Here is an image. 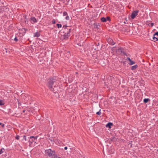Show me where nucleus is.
Wrapping results in <instances>:
<instances>
[{"label":"nucleus","instance_id":"72a5a7b5","mask_svg":"<svg viewBox=\"0 0 158 158\" xmlns=\"http://www.w3.org/2000/svg\"><path fill=\"white\" fill-rule=\"evenodd\" d=\"M66 1L67 3V4H68V3L69 2V1H70V0H65V1Z\"/></svg>","mask_w":158,"mask_h":158},{"label":"nucleus","instance_id":"bb28decb","mask_svg":"<svg viewBox=\"0 0 158 158\" xmlns=\"http://www.w3.org/2000/svg\"><path fill=\"white\" fill-rule=\"evenodd\" d=\"M19 137H20L19 135H16L15 137V138L17 140H19Z\"/></svg>","mask_w":158,"mask_h":158},{"label":"nucleus","instance_id":"4468645a","mask_svg":"<svg viewBox=\"0 0 158 158\" xmlns=\"http://www.w3.org/2000/svg\"><path fill=\"white\" fill-rule=\"evenodd\" d=\"M138 67V65L136 64L135 65L131 67V69L132 70H134L135 69Z\"/></svg>","mask_w":158,"mask_h":158},{"label":"nucleus","instance_id":"79ce46f5","mask_svg":"<svg viewBox=\"0 0 158 158\" xmlns=\"http://www.w3.org/2000/svg\"><path fill=\"white\" fill-rule=\"evenodd\" d=\"M61 2H64L65 0H59Z\"/></svg>","mask_w":158,"mask_h":158},{"label":"nucleus","instance_id":"37998d69","mask_svg":"<svg viewBox=\"0 0 158 158\" xmlns=\"http://www.w3.org/2000/svg\"><path fill=\"white\" fill-rule=\"evenodd\" d=\"M3 10H4L5 8H6V9H7L6 8V7H4V6H3Z\"/></svg>","mask_w":158,"mask_h":158},{"label":"nucleus","instance_id":"473e14b6","mask_svg":"<svg viewBox=\"0 0 158 158\" xmlns=\"http://www.w3.org/2000/svg\"><path fill=\"white\" fill-rule=\"evenodd\" d=\"M14 40L16 42H17L18 40V39L16 37L14 39Z\"/></svg>","mask_w":158,"mask_h":158},{"label":"nucleus","instance_id":"1a4fd4ad","mask_svg":"<svg viewBox=\"0 0 158 158\" xmlns=\"http://www.w3.org/2000/svg\"><path fill=\"white\" fill-rule=\"evenodd\" d=\"M68 33H64V34L63 35L64 39L65 40H67L68 38V37L70 36V34H69Z\"/></svg>","mask_w":158,"mask_h":158},{"label":"nucleus","instance_id":"4be33fe9","mask_svg":"<svg viewBox=\"0 0 158 158\" xmlns=\"http://www.w3.org/2000/svg\"><path fill=\"white\" fill-rule=\"evenodd\" d=\"M106 21H110L111 20L110 18L109 17L107 16V17H106Z\"/></svg>","mask_w":158,"mask_h":158},{"label":"nucleus","instance_id":"2eb2a0df","mask_svg":"<svg viewBox=\"0 0 158 158\" xmlns=\"http://www.w3.org/2000/svg\"><path fill=\"white\" fill-rule=\"evenodd\" d=\"M149 101H150V99L149 98H144L143 99V102L144 103H146Z\"/></svg>","mask_w":158,"mask_h":158},{"label":"nucleus","instance_id":"2f4dec72","mask_svg":"<svg viewBox=\"0 0 158 158\" xmlns=\"http://www.w3.org/2000/svg\"><path fill=\"white\" fill-rule=\"evenodd\" d=\"M56 23L55 20L54 19L52 20V24H54Z\"/></svg>","mask_w":158,"mask_h":158},{"label":"nucleus","instance_id":"5701e85b","mask_svg":"<svg viewBox=\"0 0 158 158\" xmlns=\"http://www.w3.org/2000/svg\"><path fill=\"white\" fill-rule=\"evenodd\" d=\"M101 109L99 111L96 113V114L99 115H100L101 114V113L100 111Z\"/></svg>","mask_w":158,"mask_h":158},{"label":"nucleus","instance_id":"7c9ffc66","mask_svg":"<svg viewBox=\"0 0 158 158\" xmlns=\"http://www.w3.org/2000/svg\"><path fill=\"white\" fill-rule=\"evenodd\" d=\"M23 137L24 139V140H26H26H28V139H27V138H26V136L24 135Z\"/></svg>","mask_w":158,"mask_h":158},{"label":"nucleus","instance_id":"6ab92c4d","mask_svg":"<svg viewBox=\"0 0 158 158\" xmlns=\"http://www.w3.org/2000/svg\"><path fill=\"white\" fill-rule=\"evenodd\" d=\"M153 41L154 42L158 40V39L156 37L154 36L153 38Z\"/></svg>","mask_w":158,"mask_h":158},{"label":"nucleus","instance_id":"58836bf2","mask_svg":"<svg viewBox=\"0 0 158 158\" xmlns=\"http://www.w3.org/2000/svg\"><path fill=\"white\" fill-rule=\"evenodd\" d=\"M96 45L97 46H99V43H96Z\"/></svg>","mask_w":158,"mask_h":158},{"label":"nucleus","instance_id":"a19ab883","mask_svg":"<svg viewBox=\"0 0 158 158\" xmlns=\"http://www.w3.org/2000/svg\"><path fill=\"white\" fill-rule=\"evenodd\" d=\"M64 149L65 150H67V147H64Z\"/></svg>","mask_w":158,"mask_h":158},{"label":"nucleus","instance_id":"412c9836","mask_svg":"<svg viewBox=\"0 0 158 158\" xmlns=\"http://www.w3.org/2000/svg\"><path fill=\"white\" fill-rule=\"evenodd\" d=\"M130 63L129 64L130 65H133V64H134L135 63V62H134V61H132V60H131L130 61Z\"/></svg>","mask_w":158,"mask_h":158},{"label":"nucleus","instance_id":"e433bc0d","mask_svg":"<svg viewBox=\"0 0 158 158\" xmlns=\"http://www.w3.org/2000/svg\"><path fill=\"white\" fill-rule=\"evenodd\" d=\"M127 60H128L129 61L131 60L129 57H127Z\"/></svg>","mask_w":158,"mask_h":158},{"label":"nucleus","instance_id":"f03ea898","mask_svg":"<svg viewBox=\"0 0 158 158\" xmlns=\"http://www.w3.org/2000/svg\"><path fill=\"white\" fill-rule=\"evenodd\" d=\"M37 137L38 136L35 137L31 136L28 137V142L29 143L30 145H31L34 143V144L36 142L35 140L37 139Z\"/></svg>","mask_w":158,"mask_h":158},{"label":"nucleus","instance_id":"dca6fc26","mask_svg":"<svg viewBox=\"0 0 158 158\" xmlns=\"http://www.w3.org/2000/svg\"><path fill=\"white\" fill-rule=\"evenodd\" d=\"M101 20L102 22H106V19L104 17H102L101 18Z\"/></svg>","mask_w":158,"mask_h":158},{"label":"nucleus","instance_id":"49530a36","mask_svg":"<svg viewBox=\"0 0 158 158\" xmlns=\"http://www.w3.org/2000/svg\"><path fill=\"white\" fill-rule=\"evenodd\" d=\"M115 47H113L112 49V50H113V49Z\"/></svg>","mask_w":158,"mask_h":158},{"label":"nucleus","instance_id":"0eeeda50","mask_svg":"<svg viewBox=\"0 0 158 158\" xmlns=\"http://www.w3.org/2000/svg\"><path fill=\"white\" fill-rule=\"evenodd\" d=\"M107 41L108 43L110 45H113L115 44V42H114L113 40L110 38L107 39Z\"/></svg>","mask_w":158,"mask_h":158},{"label":"nucleus","instance_id":"b1692460","mask_svg":"<svg viewBox=\"0 0 158 158\" xmlns=\"http://www.w3.org/2000/svg\"><path fill=\"white\" fill-rule=\"evenodd\" d=\"M56 26H57L58 28H60L62 27V25L61 24H56Z\"/></svg>","mask_w":158,"mask_h":158},{"label":"nucleus","instance_id":"a878e982","mask_svg":"<svg viewBox=\"0 0 158 158\" xmlns=\"http://www.w3.org/2000/svg\"><path fill=\"white\" fill-rule=\"evenodd\" d=\"M68 15V14H67V13L66 12V11H64L63 13V16H66V15Z\"/></svg>","mask_w":158,"mask_h":158},{"label":"nucleus","instance_id":"de8ad7c7","mask_svg":"<svg viewBox=\"0 0 158 158\" xmlns=\"http://www.w3.org/2000/svg\"><path fill=\"white\" fill-rule=\"evenodd\" d=\"M51 141H53V140L52 139H50Z\"/></svg>","mask_w":158,"mask_h":158},{"label":"nucleus","instance_id":"9b49d317","mask_svg":"<svg viewBox=\"0 0 158 158\" xmlns=\"http://www.w3.org/2000/svg\"><path fill=\"white\" fill-rule=\"evenodd\" d=\"M40 34L39 32H37L34 33V37H39L40 36Z\"/></svg>","mask_w":158,"mask_h":158},{"label":"nucleus","instance_id":"c85d7f7f","mask_svg":"<svg viewBox=\"0 0 158 158\" xmlns=\"http://www.w3.org/2000/svg\"><path fill=\"white\" fill-rule=\"evenodd\" d=\"M65 19L66 20H68L69 19V17L68 15L66 16L65 17Z\"/></svg>","mask_w":158,"mask_h":158},{"label":"nucleus","instance_id":"423d86ee","mask_svg":"<svg viewBox=\"0 0 158 158\" xmlns=\"http://www.w3.org/2000/svg\"><path fill=\"white\" fill-rule=\"evenodd\" d=\"M139 10H134L131 13V18L133 19L135 17L138 15Z\"/></svg>","mask_w":158,"mask_h":158},{"label":"nucleus","instance_id":"f257e3e1","mask_svg":"<svg viewBox=\"0 0 158 158\" xmlns=\"http://www.w3.org/2000/svg\"><path fill=\"white\" fill-rule=\"evenodd\" d=\"M57 81L56 77L49 78L47 80V85L52 91L54 90V89L52 87V85L54 83Z\"/></svg>","mask_w":158,"mask_h":158},{"label":"nucleus","instance_id":"4c0bfd02","mask_svg":"<svg viewBox=\"0 0 158 158\" xmlns=\"http://www.w3.org/2000/svg\"><path fill=\"white\" fill-rule=\"evenodd\" d=\"M144 82V81L143 80L141 81V83L142 84V85H143V82Z\"/></svg>","mask_w":158,"mask_h":158},{"label":"nucleus","instance_id":"c9c22d12","mask_svg":"<svg viewBox=\"0 0 158 158\" xmlns=\"http://www.w3.org/2000/svg\"><path fill=\"white\" fill-rule=\"evenodd\" d=\"M150 24H151V26L152 27H153V25H154V23H150Z\"/></svg>","mask_w":158,"mask_h":158},{"label":"nucleus","instance_id":"f8f14e48","mask_svg":"<svg viewBox=\"0 0 158 158\" xmlns=\"http://www.w3.org/2000/svg\"><path fill=\"white\" fill-rule=\"evenodd\" d=\"M5 102L2 99H0V106H4Z\"/></svg>","mask_w":158,"mask_h":158},{"label":"nucleus","instance_id":"c03bdc74","mask_svg":"<svg viewBox=\"0 0 158 158\" xmlns=\"http://www.w3.org/2000/svg\"><path fill=\"white\" fill-rule=\"evenodd\" d=\"M56 158H61L60 157H56Z\"/></svg>","mask_w":158,"mask_h":158},{"label":"nucleus","instance_id":"ea45409f","mask_svg":"<svg viewBox=\"0 0 158 158\" xmlns=\"http://www.w3.org/2000/svg\"><path fill=\"white\" fill-rule=\"evenodd\" d=\"M23 30H24L25 31V32L26 31H27V29H26L25 28H23Z\"/></svg>","mask_w":158,"mask_h":158},{"label":"nucleus","instance_id":"20e7f679","mask_svg":"<svg viewBox=\"0 0 158 158\" xmlns=\"http://www.w3.org/2000/svg\"><path fill=\"white\" fill-rule=\"evenodd\" d=\"M63 28L64 29V31H63L64 33L65 34L68 33V34H70L71 31V28L70 27L64 25L63 27Z\"/></svg>","mask_w":158,"mask_h":158},{"label":"nucleus","instance_id":"cd10ccee","mask_svg":"<svg viewBox=\"0 0 158 158\" xmlns=\"http://www.w3.org/2000/svg\"><path fill=\"white\" fill-rule=\"evenodd\" d=\"M0 125L1 126L2 128H4L5 127V124L1 123H0Z\"/></svg>","mask_w":158,"mask_h":158},{"label":"nucleus","instance_id":"ddd939ff","mask_svg":"<svg viewBox=\"0 0 158 158\" xmlns=\"http://www.w3.org/2000/svg\"><path fill=\"white\" fill-rule=\"evenodd\" d=\"M5 102L2 99H0V106H4Z\"/></svg>","mask_w":158,"mask_h":158},{"label":"nucleus","instance_id":"7ed1b4c3","mask_svg":"<svg viewBox=\"0 0 158 158\" xmlns=\"http://www.w3.org/2000/svg\"><path fill=\"white\" fill-rule=\"evenodd\" d=\"M45 152L47 154V155L49 157H51L52 155H54L55 154V151H52L51 149L46 150Z\"/></svg>","mask_w":158,"mask_h":158},{"label":"nucleus","instance_id":"6e6552de","mask_svg":"<svg viewBox=\"0 0 158 158\" xmlns=\"http://www.w3.org/2000/svg\"><path fill=\"white\" fill-rule=\"evenodd\" d=\"M31 20V23H33L37 22V21L35 17H31L30 18Z\"/></svg>","mask_w":158,"mask_h":158},{"label":"nucleus","instance_id":"aec40b11","mask_svg":"<svg viewBox=\"0 0 158 158\" xmlns=\"http://www.w3.org/2000/svg\"><path fill=\"white\" fill-rule=\"evenodd\" d=\"M5 151V149L3 148H2L0 151V154H1L2 153Z\"/></svg>","mask_w":158,"mask_h":158},{"label":"nucleus","instance_id":"f704fd0d","mask_svg":"<svg viewBox=\"0 0 158 158\" xmlns=\"http://www.w3.org/2000/svg\"><path fill=\"white\" fill-rule=\"evenodd\" d=\"M53 156H54V157L53 158H56V157H57V156L56 155H55V154Z\"/></svg>","mask_w":158,"mask_h":158},{"label":"nucleus","instance_id":"a18cd8bd","mask_svg":"<svg viewBox=\"0 0 158 158\" xmlns=\"http://www.w3.org/2000/svg\"><path fill=\"white\" fill-rule=\"evenodd\" d=\"M25 112V110H23V113H24V112Z\"/></svg>","mask_w":158,"mask_h":158},{"label":"nucleus","instance_id":"09e8293b","mask_svg":"<svg viewBox=\"0 0 158 158\" xmlns=\"http://www.w3.org/2000/svg\"><path fill=\"white\" fill-rule=\"evenodd\" d=\"M76 74H77L78 73H77V72H76Z\"/></svg>","mask_w":158,"mask_h":158},{"label":"nucleus","instance_id":"c756f323","mask_svg":"<svg viewBox=\"0 0 158 158\" xmlns=\"http://www.w3.org/2000/svg\"><path fill=\"white\" fill-rule=\"evenodd\" d=\"M153 36H158V32H155V34H154Z\"/></svg>","mask_w":158,"mask_h":158},{"label":"nucleus","instance_id":"f3484780","mask_svg":"<svg viewBox=\"0 0 158 158\" xmlns=\"http://www.w3.org/2000/svg\"><path fill=\"white\" fill-rule=\"evenodd\" d=\"M94 25L95 28H96L97 29H99L98 26L100 27L99 25H98L96 23H94Z\"/></svg>","mask_w":158,"mask_h":158},{"label":"nucleus","instance_id":"393cba45","mask_svg":"<svg viewBox=\"0 0 158 158\" xmlns=\"http://www.w3.org/2000/svg\"><path fill=\"white\" fill-rule=\"evenodd\" d=\"M7 49H6V48H5L3 50V52H4V53H5V52L6 53H7Z\"/></svg>","mask_w":158,"mask_h":158},{"label":"nucleus","instance_id":"9d476101","mask_svg":"<svg viewBox=\"0 0 158 158\" xmlns=\"http://www.w3.org/2000/svg\"><path fill=\"white\" fill-rule=\"evenodd\" d=\"M113 124L112 123L110 122H109L107 123V124L106 125V127H108L109 128H111V126H113Z\"/></svg>","mask_w":158,"mask_h":158},{"label":"nucleus","instance_id":"a211bd4d","mask_svg":"<svg viewBox=\"0 0 158 158\" xmlns=\"http://www.w3.org/2000/svg\"><path fill=\"white\" fill-rule=\"evenodd\" d=\"M24 17L25 19L24 20V21L25 22V23L27 24L28 23V21L27 20V16L25 15V16H24Z\"/></svg>","mask_w":158,"mask_h":158},{"label":"nucleus","instance_id":"39448f33","mask_svg":"<svg viewBox=\"0 0 158 158\" xmlns=\"http://www.w3.org/2000/svg\"><path fill=\"white\" fill-rule=\"evenodd\" d=\"M123 49L121 47L119 48L116 50V52L117 54L121 55L123 54L124 55L127 56L126 53L123 51Z\"/></svg>","mask_w":158,"mask_h":158}]
</instances>
